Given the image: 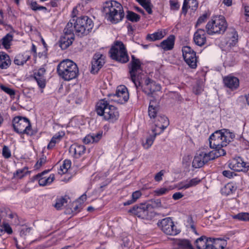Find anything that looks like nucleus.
<instances>
[{
  "mask_svg": "<svg viewBox=\"0 0 249 249\" xmlns=\"http://www.w3.org/2000/svg\"><path fill=\"white\" fill-rule=\"evenodd\" d=\"M235 136L228 130H217L209 138L210 146L213 149L211 151L206 150L201 151L194 158L193 166L196 168L202 167L209 161L226 155V150L223 148L227 145Z\"/></svg>",
  "mask_w": 249,
  "mask_h": 249,
  "instance_id": "nucleus-1",
  "label": "nucleus"
},
{
  "mask_svg": "<svg viewBox=\"0 0 249 249\" xmlns=\"http://www.w3.org/2000/svg\"><path fill=\"white\" fill-rule=\"evenodd\" d=\"M93 25L92 20L88 16H82L77 18L76 20L71 19L64 28V35L69 36L74 35L73 33L74 29L77 36L83 37L91 32Z\"/></svg>",
  "mask_w": 249,
  "mask_h": 249,
  "instance_id": "nucleus-2",
  "label": "nucleus"
},
{
  "mask_svg": "<svg viewBox=\"0 0 249 249\" xmlns=\"http://www.w3.org/2000/svg\"><path fill=\"white\" fill-rule=\"evenodd\" d=\"M102 11L107 19L112 23L121 21L124 16L122 5L115 0L106 1L104 4Z\"/></svg>",
  "mask_w": 249,
  "mask_h": 249,
  "instance_id": "nucleus-3",
  "label": "nucleus"
},
{
  "mask_svg": "<svg viewBox=\"0 0 249 249\" xmlns=\"http://www.w3.org/2000/svg\"><path fill=\"white\" fill-rule=\"evenodd\" d=\"M95 111L98 115L103 116L105 120L112 123L117 121L119 117L118 108L110 105L105 99L100 100L96 103Z\"/></svg>",
  "mask_w": 249,
  "mask_h": 249,
  "instance_id": "nucleus-4",
  "label": "nucleus"
},
{
  "mask_svg": "<svg viewBox=\"0 0 249 249\" xmlns=\"http://www.w3.org/2000/svg\"><path fill=\"white\" fill-rule=\"evenodd\" d=\"M56 71L58 76L66 81L74 79L79 75V69L77 65L70 59L61 61L57 66Z\"/></svg>",
  "mask_w": 249,
  "mask_h": 249,
  "instance_id": "nucleus-5",
  "label": "nucleus"
},
{
  "mask_svg": "<svg viewBox=\"0 0 249 249\" xmlns=\"http://www.w3.org/2000/svg\"><path fill=\"white\" fill-rule=\"evenodd\" d=\"M141 65L140 59L136 58L134 55H131V61L128 65L129 73L130 78L137 89L142 87V78L145 76L142 73Z\"/></svg>",
  "mask_w": 249,
  "mask_h": 249,
  "instance_id": "nucleus-6",
  "label": "nucleus"
},
{
  "mask_svg": "<svg viewBox=\"0 0 249 249\" xmlns=\"http://www.w3.org/2000/svg\"><path fill=\"white\" fill-rule=\"evenodd\" d=\"M195 244L197 249H223L227 242L222 239L208 238L202 236L196 240Z\"/></svg>",
  "mask_w": 249,
  "mask_h": 249,
  "instance_id": "nucleus-7",
  "label": "nucleus"
},
{
  "mask_svg": "<svg viewBox=\"0 0 249 249\" xmlns=\"http://www.w3.org/2000/svg\"><path fill=\"white\" fill-rule=\"evenodd\" d=\"M227 28L225 18L221 15L213 17L206 25V32L209 35L223 34Z\"/></svg>",
  "mask_w": 249,
  "mask_h": 249,
  "instance_id": "nucleus-8",
  "label": "nucleus"
},
{
  "mask_svg": "<svg viewBox=\"0 0 249 249\" xmlns=\"http://www.w3.org/2000/svg\"><path fill=\"white\" fill-rule=\"evenodd\" d=\"M109 53L112 59L120 63H125L129 60L126 48L122 41H115L110 48Z\"/></svg>",
  "mask_w": 249,
  "mask_h": 249,
  "instance_id": "nucleus-9",
  "label": "nucleus"
},
{
  "mask_svg": "<svg viewBox=\"0 0 249 249\" xmlns=\"http://www.w3.org/2000/svg\"><path fill=\"white\" fill-rule=\"evenodd\" d=\"M12 126L14 131L17 133L26 134L30 136L34 135L31 123L26 117H15L12 120Z\"/></svg>",
  "mask_w": 249,
  "mask_h": 249,
  "instance_id": "nucleus-10",
  "label": "nucleus"
},
{
  "mask_svg": "<svg viewBox=\"0 0 249 249\" xmlns=\"http://www.w3.org/2000/svg\"><path fill=\"white\" fill-rule=\"evenodd\" d=\"M149 206L147 202L140 203L134 206L128 212L143 219L151 218V217L154 216V214L151 213Z\"/></svg>",
  "mask_w": 249,
  "mask_h": 249,
  "instance_id": "nucleus-11",
  "label": "nucleus"
},
{
  "mask_svg": "<svg viewBox=\"0 0 249 249\" xmlns=\"http://www.w3.org/2000/svg\"><path fill=\"white\" fill-rule=\"evenodd\" d=\"M142 81V87H139L138 89H142V91L148 96L154 97L155 93L160 91L161 89L160 85L149 78L143 77Z\"/></svg>",
  "mask_w": 249,
  "mask_h": 249,
  "instance_id": "nucleus-12",
  "label": "nucleus"
},
{
  "mask_svg": "<svg viewBox=\"0 0 249 249\" xmlns=\"http://www.w3.org/2000/svg\"><path fill=\"white\" fill-rule=\"evenodd\" d=\"M182 55L185 62L191 69L197 67V58L196 52L189 46H184L182 49Z\"/></svg>",
  "mask_w": 249,
  "mask_h": 249,
  "instance_id": "nucleus-13",
  "label": "nucleus"
},
{
  "mask_svg": "<svg viewBox=\"0 0 249 249\" xmlns=\"http://www.w3.org/2000/svg\"><path fill=\"white\" fill-rule=\"evenodd\" d=\"M247 163L245 162L243 159L240 157L233 158L228 162L229 167L231 169L237 172H247Z\"/></svg>",
  "mask_w": 249,
  "mask_h": 249,
  "instance_id": "nucleus-14",
  "label": "nucleus"
},
{
  "mask_svg": "<svg viewBox=\"0 0 249 249\" xmlns=\"http://www.w3.org/2000/svg\"><path fill=\"white\" fill-rule=\"evenodd\" d=\"M113 95L114 97L117 98L114 99L115 102L118 103L123 104L126 103L129 99V93L126 87L124 85L118 86L114 94H110L109 96Z\"/></svg>",
  "mask_w": 249,
  "mask_h": 249,
  "instance_id": "nucleus-15",
  "label": "nucleus"
},
{
  "mask_svg": "<svg viewBox=\"0 0 249 249\" xmlns=\"http://www.w3.org/2000/svg\"><path fill=\"white\" fill-rule=\"evenodd\" d=\"M105 57L101 53H95L91 61V73L95 74L98 72L99 70L105 63Z\"/></svg>",
  "mask_w": 249,
  "mask_h": 249,
  "instance_id": "nucleus-16",
  "label": "nucleus"
},
{
  "mask_svg": "<svg viewBox=\"0 0 249 249\" xmlns=\"http://www.w3.org/2000/svg\"><path fill=\"white\" fill-rule=\"evenodd\" d=\"M49 170H45L41 173L33 177V181L36 180L38 181L40 186H44L50 184L54 179L53 174H51L49 177L44 176V175L49 172Z\"/></svg>",
  "mask_w": 249,
  "mask_h": 249,
  "instance_id": "nucleus-17",
  "label": "nucleus"
},
{
  "mask_svg": "<svg viewBox=\"0 0 249 249\" xmlns=\"http://www.w3.org/2000/svg\"><path fill=\"white\" fill-rule=\"evenodd\" d=\"M154 123L156 128L154 129H153V131H157V129L159 128L161 129L160 132H158V134H160L169 125V121L166 116L164 115H159L155 120Z\"/></svg>",
  "mask_w": 249,
  "mask_h": 249,
  "instance_id": "nucleus-18",
  "label": "nucleus"
},
{
  "mask_svg": "<svg viewBox=\"0 0 249 249\" xmlns=\"http://www.w3.org/2000/svg\"><path fill=\"white\" fill-rule=\"evenodd\" d=\"M160 109L159 102L154 98L150 100L148 107V115L151 119H156Z\"/></svg>",
  "mask_w": 249,
  "mask_h": 249,
  "instance_id": "nucleus-19",
  "label": "nucleus"
},
{
  "mask_svg": "<svg viewBox=\"0 0 249 249\" xmlns=\"http://www.w3.org/2000/svg\"><path fill=\"white\" fill-rule=\"evenodd\" d=\"M174 249H194L190 241L186 239L172 238Z\"/></svg>",
  "mask_w": 249,
  "mask_h": 249,
  "instance_id": "nucleus-20",
  "label": "nucleus"
},
{
  "mask_svg": "<svg viewBox=\"0 0 249 249\" xmlns=\"http://www.w3.org/2000/svg\"><path fill=\"white\" fill-rule=\"evenodd\" d=\"M223 83L225 87L231 90L237 89L239 86V79L237 77L231 75L224 77Z\"/></svg>",
  "mask_w": 249,
  "mask_h": 249,
  "instance_id": "nucleus-21",
  "label": "nucleus"
},
{
  "mask_svg": "<svg viewBox=\"0 0 249 249\" xmlns=\"http://www.w3.org/2000/svg\"><path fill=\"white\" fill-rule=\"evenodd\" d=\"M45 72L46 70L44 68H41L34 73V79L41 89L44 88L46 86V80L44 76Z\"/></svg>",
  "mask_w": 249,
  "mask_h": 249,
  "instance_id": "nucleus-22",
  "label": "nucleus"
},
{
  "mask_svg": "<svg viewBox=\"0 0 249 249\" xmlns=\"http://www.w3.org/2000/svg\"><path fill=\"white\" fill-rule=\"evenodd\" d=\"M194 41L199 46L204 45L206 42L205 31L204 29H198L194 35Z\"/></svg>",
  "mask_w": 249,
  "mask_h": 249,
  "instance_id": "nucleus-23",
  "label": "nucleus"
},
{
  "mask_svg": "<svg viewBox=\"0 0 249 249\" xmlns=\"http://www.w3.org/2000/svg\"><path fill=\"white\" fill-rule=\"evenodd\" d=\"M198 5V2L197 0H184L181 13L186 15L188 9H190L193 12H195L197 9Z\"/></svg>",
  "mask_w": 249,
  "mask_h": 249,
  "instance_id": "nucleus-24",
  "label": "nucleus"
},
{
  "mask_svg": "<svg viewBox=\"0 0 249 249\" xmlns=\"http://www.w3.org/2000/svg\"><path fill=\"white\" fill-rule=\"evenodd\" d=\"M86 151V147L83 145L73 144L71 145L69 149V152L74 158H79L81 155L84 154Z\"/></svg>",
  "mask_w": 249,
  "mask_h": 249,
  "instance_id": "nucleus-25",
  "label": "nucleus"
},
{
  "mask_svg": "<svg viewBox=\"0 0 249 249\" xmlns=\"http://www.w3.org/2000/svg\"><path fill=\"white\" fill-rule=\"evenodd\" d=\"M158 225L165 234L171 235V218L166 217L162 219L158 223Z\"/></svg>",
  "mask_w": 249,
  "mask_h": 249,
  "instance_id": "nucleus-26",
  "label": "nucleus"
},
{
  "mask_svg": "<svg viewBox=\"0 0 249 249\" xmlns=\"http://www.w3.org/2000/svg\"><path fill=\"white\" fill-rule=\"evenodd\" d=\"M74 39V35H71V36L64 35L60 38L59 46L62 50H65L72 44Z\"/></svg>",
  "mask_w": 249,
  "mask_h": 249,
  "instance_id": "nucleus-27",
  "label": "nucleus"
},
{
  "mask_svg": "<svg viewBox=\"0 0 249 249\" xmlns=\"http://www.w3.org/2000/svg\"><path fill=\"white\" fill-rule=\"evenodd\" d=\"M237 185L235 183L231 182L226 184L221 189V194L227 196L233 194L237 189Z\"/></svg>",
  "mask_w": 249,
  "mask_h": 249,
  "instance_id": "nucleus-28",
  "label": "nucleus"
},
{
  "mask_svg": "<svg viewBox=\"0 0 249 249\" xmlns=\"http://www.w3.org/2000/svg\"><path fill=\"white\" fill-rule=\"evenodd\" d=\"M11 60L9 56L4 53H0V68L2 69H6L11 64Z\"/></svg>",
  "mask_w": 249,
  "mask_h": 249,
  "instance_id": "nucleus-29",
  "label": "nucleus"
},
{
  "mask_svg": "<svg viewBox=\"0 0 249 249\" xmlns=\"http://www.w3.org/2000/svg\"><path fill=\"white\" fill-rule=\"evenodd\" d=\"M65 133L62 131L59 132L55 134L51 139L50 142L49 143L47 146V148L48 149H53L54 147L55 144L56 143L59 142L60 141V140L62 139Z\"/></svg>",
  "mask_w": 249,
  "mask_h": 249,
  "instance_id": "nucleus-30",
  "label": "nucleus"
},
{
  "mask_svg": "<svg viewBox=\"0 0 249 249\" xmlns=\"http://www.w3.org/2000/svg\"><path fill=\"white\" fill-rule=\"evenodd\" d=\"M201 181V179L198 178H192L191 179H187L181 183V189H187L190 187L195 186Z\"/></svg>",
  "mask_w": 249,
  "mask_h": 249,
  "instance_id": "nucleus-31",
  "label": "nucleus"
},
{
  "mask_svg": "<svg viewBox=\"0 0 249 249\" xmlns=\"http://www.w3.org/2000/svg\"><path fill=\"white\" fill-rule=\"evenodd\" d=\"M13 39V35L11 33L7 34L1 39V45L5 49H8L10 48L11 42Z\"/></svg>",
  "mask_w": 249,
  "mask_h": 249,
  "instance_id": "nucleus-32",
  "label": "nucleus"
},
{
  "mask_svg": "<svg viewBox=\"0 0 249 249\" xmlns=\"http://www.w3.org/2000/svg\"><path fill=\"white\" fill-rule=\"evenodd\" d=\"M164 35L161 31H158L152 34H148L146 36V39L151 41H154L162 39Z\"/></svg>",
  "mask_w": 249,
  "mask_h": 249,
  "instance_id": "nucleus-33",
  "label": "nucleus"
},
{
  "mask_svg": "<svg viewBox=\"0 0 249 249\" xmlns=\"http://www.w3.org/2000/svg\"><path fill=\"white\" fill-rule=\"evenodd\" d=\"M126 19L132 22H137L141 18L140 15L131 11H127L126 15Z\"/></svg>",
  "mask_w": 249,
  "mask_h": 249,
  "instance_id": "nucleus-34",
  "label": "nucleus"
},
{
  "mask_svg": "<svg viewBox=\"0 0 249 249\" xmlns=\"http://www.w3.org/2000/svg\"><path fill=\"white\" fill-rule=\"evenodd\" d=\"M142 196V193L140 191L134 192L131 195V199L124 202V206L129 205L135 202Z\"/></svg>",
  "mask_w": 249,
  "mask_h": 249,
  "instance_id": "nucleus-35",
  "label": "nucleus"
},
{
  "mask_svg": "<svg viewBox=\"0 0 249 249\" xmlns=\"http://www.w3.org/2000/svg\"><path fill=\"white\" fill-rule=\"evenodd\" d=\"M205 79L203 74L202 77L197 81L196 87L194 88V91L196 94L200 93L203 90V88Z\"/></svg>",
  "mask_w": 249,
  "mask_h": 249,
  "instance_id": "nucleus-36",
  "label": "nucleus"
},
{
  "mask_svg": "<svg viewBox=\"0 0 249 249\" xmlns=\"http://www.w3.org/2000/svg\"><path fill=\"white\" fill-rule=\"evenodd\" d=\"M164 51H169L171 50V35L169 36L168 38L163 40L159 46Z\"/></svg>",
  "mask_w": 249,
  "mask_h": 249,
  "instance_id": "nucleus-37",
  "label": "nucleus"
},
{
  "mask_svg": "<svg viewBox=\"0 0 249 249\" xmlns=\"http://www.w3.org/2000/svg\"><path fill=\"white\" fill-rule=\"evenodd\" d=\"M71 161L69 160H65L63 161V164L60 166L58 173L59 174H64L67 172L68 169L71 167Z\"/></svg>",
  "mask_w": 249,
  "mask_h": 249,
  "instance_id": "nucleus-38",
  "label": "nucleus"
},
{
  "mask_svg": "<svg viewBox=\"0 0 249 249\" xmlns=\"http://www.w3.org/2000/svg\"><path fill=\"white\" fill-rule=\"evenodd\" d=\"M147 204H148L149 206V209L152 213V211L154 208H159L161 206V201L160 199H152L148 200L147 202Z\"/></svg>",
  "mask_w": 249,
  "mask_h": 249,
  "instance_id": "nucleus-39",
  "label": "nucleus"
},
{
  "mask_svg": "<svg viewBox=\"0 0 249 249\" xmlns=\"http://www.w3.org/2000/svg\"><path fill=\"white\" fill-rule=\"evenodd\" d=\"M29 58V56H28L27 58H24L23 55L19 54L15 57L14 62L17 65H23Z\"/></svg>",
  "mask_w": 249,
  "mask_h": 249,
  "instance_id": "nucleus-40",
  "label": "nucleus"
},
{
  "mask_svg": "<svg viewBox=\"0 0 249 249\" xmlns=\"http://www.w3.org/2000/svg\"><path fill=\"white\" fill-rule=\"evenodd\" d=\"M67 197H62L61 198H58L56 200V203L54 205V207L57 209L59 210L61 209V208L65 206V204L67 203Z\"/></svg>",
  "mask_w": 249,
  "mask_h": 249,
  "instance_id": "nucleus-41",
  "label": "nucleus"
},
{
  "mask_svg": "<svg viewBox=\"0 0 249 249\" xmlns=\"http://www.w3.org/2000/svg\"><path fill=\"white\" fill-rule=\"evenodd\" d=\"M233 219L241 221H249V213H240L232 216Z\"/></svg>",
  "mask_w": 249,
  "mask_h": 249,
  "instance_id": "nucleus-42",
  "label": "nucleus"
},
{
  "mask_svg": "<svg viewBox=\"0 0 249 249\" xmlns=\"http://www.w3.org/2000/svg\"><path fill=\"white\" fill-rule=\"evenodd\" d=\"M30 8L35 11L37 10H45L47 11V8L46 7L39 6L36 1L31 0L30 2Z\"/></svg>",
  "mask_w": 249,
  "mask_h": 249,
  "instance_id": "nucleus-43",
  "label": "nucleus"
},
{
  "mask_svg": "<svg viewBox=\"0 0 249 249\" xmlns=\"http://www.w3.org/2000/svg\"><path fill=\"white\" fill-rule=\"evenodd\" d=\"M154 134L152 135L149 136L146 140V142L144 144V146L146 148H149L153 144V142L155 139L156 135L158 134L157 133H156L155 131L153 132Z\"/></svg>",
  "mask_w": 249,
  "mask_h": 249,
  "instance_id": "nucleus-44",
  "label": "nucleus"
},
{
  "mask_svg": "<svg viewBox=\"0 0 249 249\" xmlns=\"http://www.w3.org/2000/svg\"><path fill=\"white\" fill-rule=\"evenodd\" d=\"M0 89L11 96H14L15 95V91L14 89H10L3 85H0Z\"/></svg>",
  "mask_w": 249,
  "mask_h": 249,
  "instance_id": "nucleus-45",
  "label": "nucleus"
},
{
  "mask_svg": "<svg viewBox=\"0 0 249 249\" xmlns=\"http://www.w3.org/2000/svg\"><path fill=\"white\" fill-rule=\"evenodd\" d=\"M27 168H24L23 169H18L16 171L15 173L14 174V176L15 177H17L19 178H22L23 177H24L27 172Z\"/></svg>",
  "mask_w": 249,
  "mask_h": 249,
  "instance_id": "nucleus-46",
  "label": "nucleus"
},
{
  "mask_svg": "<svg viewBox=\"0 0 249 249\" xmlns=\"http://www.w3.org/2000/svg\"><path fill=\"white\" fill-rule=\"evenodd\" d=\"M169 191V189L166 188H160L157 189L154 191L155 195L160 196L166 194Z\"/></svg>",
  "mask_w": 249,
  "mask_h": 249,
  "instance_id": "nucleus-47",
  "label": "nucleus"
},
{
  "mask_svg": "<svg viewBox=\"0 0 249 249\" xmlns=\"http://www.w3.org/2000/svg\"><path fill=\"white\" fill-rule=\"evenodd\" d=\"M208 17L207 13H204L199 17L196 23V26H198L202 23L205 22Z\"/></svg>",
  "mask_w": 249,
  "mask_h": 249,
  "instance_id": "nucleus-48",
  "label": "nucleus"
},
{
  "mask_svg": "<svg viewBox=\"0 0 249 249\" xmlns=\"http://www.w3.org/2000/svg\"><path fill=\"white\" fill-rule=\"evenodd\" d=\"M2 156L6 159H8L11 156V151L9 148L4 145L2 148Z\"/></svg>",
  "mask_w": 249,
  "mask_h": 249,
  "instance_id": "nucleus-49",
  "label": "nucleus"
},
{
  "mask_svg": "<svg viewBox=\"0 0 249 249\" xmlns=\"http://www.w3.org/2000/svg\"><path fill=\"white\" fill-rule=\"evenodd\" d=\"M132 244V240L130 238L126 237L123 239L122 246L124 248H129Z\"/></svg>",
  "mask_w": 249,
  "mask_h": 249,
  "instance_id": "nucleus-50",
  "label": "nucleus"
},
{
  "mask_svg": "<svg viewBox=\"0 0 249 249\" xmlns=\"http://www.w3.org/2000/svg\"><path fill=\"white\" fill-rule=\"evenodd\" d=\"M165 171L164 170H162L158 173H157L154 179L157 182H160L162 179V177L164 175Z\"/></svg>",
  "mask_w": 249,
  "mask_h": 249,
  "instance_id": "nucleus-51",
  "label": "nucleus"
},
{
  "mask_svg": "<svg viewBox=\"0 0 249 249\" xmlns=\"http://www.w3.org/2000/svg\"><path fill=\"white\" fill-rule=\"evenodd\" d=\"M4 231L2 229H0V235H1L4 231L6 232L8 234H11L12 233V230L11 227L8 224H4Z\"/></svg>",
  "mask_w": 249,
  "mask_h": 249,
  "instance_id": "nucleus-52",
  "label": "nucleus"
},
{
  "mask_svg": "<svg viewBox=\"0 0 249 249\" xmlns=\"http://www.w3.org/2000/svg\"><path fill=\"white\" fill-rule=\"evenodd\" d=\"M92 137V140L93 142H98L102 136V132H98L97 133H92L90 134Z\"/></svg>",
  "mask_w": 249,
  "mask_h": 249,
  "instance_id": "nucleus-53",
  "label": "nucleus"
},
{
  "mask_svg": "<svg viewBox=\"0 0 249 249\" xmlns=\"http://www.w3.org/2000/svg\"><path fill=\"white\" fill-rule=\"evenodd\" d=\"M142 6L145 9L149 14H151L152 13V10L151 8L152 5L150 2V0L144 4H143Z\"/></svg>",
  "mask_w": 249,
  "mask_h": 249,
  "instance_id": "nucleus-54",
  "label": "nucleus"
},
{
  "mask_svg": "<svg viewBox=\"0 0 249 249\" xmlns=\"http://www.w3.org/2000/svg\"><path fill=\"white\" fill-rule=\"evenodd\" d=\"M142 6L145 9L149 14H151L152 13V10L151 8L152 5L150 2V0L144 4H143Z\"/></svg>",
  "mask_w": 249,
  "mask_h": 249,
  "instance_id": "nucleus-55",
  "label": "nucleus"
},
{
  "mask_svg": "<svg viewBox=\"0 0 249 249\" xmlns=\"http://www.w3.org/2000/svg\"><path fill=\"white\" fill-rule=\"evenodd\" d=\"M222 175L228 178H231L233 177V176H236V174L230 170H224L222 172Z\"/></svg>",
  "mask_w": 249,
  "mask_h": 249,
  "instance_id": "nucleus-56",
  "label": "nucleus"
},
{
  "mask_svg": "<svg viewBox=\"0 0 249 249\" xmlns=\"http://www.w3.org/2000/svg\"><path fill=\"white\" fill-rule=\"evenodd\" d=\"M181 231L180 228L176 226L172 221V235H176L178 234Z\"/></svg>",
  "mask_w": 249,
  "mask_h": 249,
  "instance_id": "nucleus-57",
  "label": "nucleus"
},
{
  "mask_svg": "<svg viewBox=\"0 0 249 249\" xmlns=\"http://www.w3.org/2000/svg\"><path fill=\"white\" fill-rule=\"evenodd\" d=\"M237 43L236 42L233 41V40L229 39L226 43L227 49L230 50L232 47L235 46Z\"/></svg>",
  "mask_w": 249,
  "mask_h": 249,
  "instance_id": "nucleus-58",
  "label": "nucleus"
},
{
  "mask_svg": "<svg viewBox=\"0 0 249 249\" xmlns=\"http://www.w3.org/2000/svg\"><path fill=\"white\" fill-rule=\"evenodd\" d=\"M238 33L236 31H233L231 32V36L230 37L229 39L231 40H233V41L237 42L238 41Z\"/></svg>",
  "mask_w": 249,
  "mask_h": 249,
  "instance_id": "nucleus-59",
  "label": "nucleus"
},
{
  "mask_svg": "<svg viewBox=\"0 0 249 249\" xmlns=\"http://www.w3.org/2000/svg\"><path fill=\"white\" fill-rule=\"evenodd\" d=\"M244 14L246 17V20L248 22H249V6H245L244 7Z\"/></svg>",
  "mask_w": 249,
  "mask_h": 249,
  "instance_id": "nucleus-60",
  "label": "nucleus"
},
{
  "mask_svg": "<svg viewBox=\"0 0 249 249\" xmlns=\"http://www.w3.org/2000/svg\"><path fill=\"white\" fill-rule=\"evenodd\" d=\"M183 196V195L180 192H177L173 194L172 198L175 200H178Z\"/></svg>",
  "mask_w": 249,
  "mask_h": 249,
  "instance_id": "nucleus-61",
  "label": "nucleus"
},
{
  "mask_svg": "<svg viewBox=\"0 0 249 249\" xmlns=\"http://www.w3.org/2000/svg\"><path fill=\"white\" fill-rule=\"evenodd\" d=\"M84 142L85 143H89L90 142H93L92 140V137L91 135H88L84 139Z\"/></svg>",
  "mask_w": 249,
  "mask_h": 249,
  "instance_id": "nucleus-62",
  "label": "nucleus"
},
{
  "mask_svg": "<svg viewBox=\"0 0 249 249\" xmlns=\"http://www.w3.org/2000/svg\"><path fill=\"white\" fill-rule=\"evenodd\" d=\"M45 160L44 158L40 159L36 162L35 166L36 168L40 167L42 165L45 163Z\"/></svg>",
  "mask_w": 249,
  "mask_h": 249,
  "instance_id": "nucleus-63",
  "label": "nucleus"
},
{
  "mask_svg": "<svg viewBox=\"0 0 249 249\" xmlns=\"http://www.w3.org/2000/svg\"><path fill=\"white\" fill-rule=\"evenodd\" d=\"M87 199V196L85 194L82 195L77 200L81 204V203H83Z\"/></svg>",
  "mask_w": 249,
  "mask_h": 249,
  "instance_id": "nucleus-64",
  "label": "nucleus"
}]
</instances>
